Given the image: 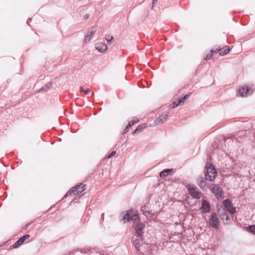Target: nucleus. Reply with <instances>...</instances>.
I'll list each match as a JSON object with an SVG mask.
<instances>
[{
    "instance_id": "nucleus-39",
    "label": "nucleus",
    "mask_w": 255,
    "mask_h": 255,
    "mask_svg": "<svg viewBox=\"0 0 255 255\" xmlns=\"http://www.w3.org/2000/svg\"><path fill=\"white\" fill-rule=\"evenodd\" d=\"M104 213H103L102 214V219L103 220L104 219Z\"/></svg>"
},
{
    "instance_id": "nucleus-22",
    "label": "nucleus",
    "mask_w": 255,
    "mask_h": 255,
    "mask_svg": "<svg viewBox=\"0 0 255 255\" xmlns=\"http://www.w3.org/2000/svg\"><path fill=\"white\" fill-rule=\"evenodd\" d=\"M249 231L252 234L255 235V225L250 226L248 227Z\"/></svg>"
},
{
    "instance_id": "nucleus-37",
    "label": "nucleus",
    "mask_w": 255,
    "mask_h": 255,
    "mask_svg": "<svg viewBox=\"0 0 255 255\" xmlns=\"http://www.w3.org/2000/svg\"><path fill=\"white\" fill-rule=\"evenodd\" d=\"M81 251L82 253H86V251H85V249H82V250H81Z\"/></svg>"
},
{
    "instance_id": "nucleus-32",
    "label": "nucleus",
    "mask_w": 255,
    "mask_h": 255,
    "mask_svg": "<svg viewBox=\"0 0 255 255\" xmlns=\"http://www.w3.org/2000/svg\"><path fill=\"white\" fill-rule=\"evenodd\" d=\"M220 49H218V48H217L216 49V50H211V53L212 54H213V53H217L219 51Z\"/></svg>"
},
{
    "instance_id": "nucleus-35",
    "label": "nucleus",
    "mask_w": 255,
    "mask_h": 255,
    "mask_svg": "<svg viewBox=\"0 0 255 255\" xmlns=\"http://www.w3.org/2000/svg\"><path fill=\"white\" fill-rule=\"evenodd\" d=\"M141 211L143 212V213L144 214V212H145L146 210H145V207H142L141 208Z\"/></svg>"
},
{
    "instance_id": "nucleus-23",
    "label": "nucleus",
    "mask_w": 255,
    "mask_h": 255,
    "mask_svg": "<svg viewBox=\"0 0 255 255\" xmlns=\"http://www.w3.org/2000/svg\"><path fill=\"white\" fill-rule=\"evenodd\" d=\"M75 190L74 189V188H72L71 189H70V190L65 195V196H64V198H66L67 197L68 195L70 194H71L72 193H75Z\"/></svg>"
},
{
    "instance_id": "nucleus-12",
    "label": "nucleus",
    "mask_w": 255,
    "mask_h": 255,
    "mask_svg": "<svg viewBox=\"0 0 255 255\" xmlns=\"http://www.w3.org/2000/svg\"><path fill=\"white\" fill-rule=\"evenodd\" d=\"M167 114L161 115L158 119L155 120V124L156 125H160L165 122L167 120Z\"/></svg>"
},
{
    "instance_id": "nucleus-28",
    "label": "nucleus",
    "mask_w": 255,
    "mask_h": 255,
    "mask_svg": "<svg viewBox=\"0 0 255 255\" xmlns=\"http://www.w3.org/2000/svg\"><path fill=\"white\" fill-rule=\"evenodd\" d=\"M180 105V104L179 103V101H177V102H174L173 103V107L172 108H175L177 107H178V106H179Z\"/></svg>"
},
{
    "instance_id": "nucleus-34",
    "label": "nucleus",
    "mask_w": 255,
    "mask_h": 255,
    "mask_svg": "<svg viewBox=\"0 0 255 255\" xmlns=\"http://www.w3.org/2000/svg\"><path fill=\"white\" fill-rule=\"evenodd\" d=\"M158 0H153L152 1V9H153V6H154V5L155 4V3L156 2H157Z\"/></svg>"
},
{
    "instance_id": "nucleus-8",
    "label": "nucleus",
    "mask_w": 255,
    "mask_h": 255,
    "mask_svg": "<svg viewBox=\"0 0 255 255\" xmlns=\"http://www.w3.org/2000/svg\"><path fill=\"white\" fill-rule=\"evenodd\" d=\"M218 213L222 220H225L227 223H229L231 222L226 209L221 208V209H218Z\"/></svg>"
},
{
    "instance_id": "nucleus-7",
    "label": "nucleus",
    "mask_w": 255,
    "mask_h": 255,
    "mask_svg": "<svg viewBox=\"0 0 255 255\" xmlns=\"http://www.w3.org/2000/svg\"><path fill=\"white\" fill-rule=\"evenodd\" d=\"M211 190L212 192L215 194L218 198H223L224 197L222 192V189L218 185H213L211 188Z\"/></svg>"
},
{
    "instance_id": "nucleus-21",
    "label": "nucleus",
    "mask_w": 255,
    "mask_h": 255,
    "mask_svg": "<svg viewBox=\"0 0 255 255\" xmlns=\"http://www.w3.org/2000/svg\"><path fill=\"white\" fill-rule=\"evenodd\" d=\"M189 97V96L188 95H185L183 97L178 100L179 103L180 104L183 103L185 100L188 99Z\"/></svg>"
},
{
    "instance_id": "nucleus-25",
    "label": "nucleus",
    "mask_w": 255,
    "mask_h": 255,
    "mask_svg": "<svg viewBox=\"0 0 255 255\" xmlns=\"http://www.w3.org/2000/svg\"><path fill=\"white\" fill-rule=\"evenodd\" d=\"M230 51V49L229 48H226V49H225L223 51L221 52L220 53V55H226L228 53H229Z\"/></svg>"
},
{
    "instance_id": "nucleus-10",
    "label": "nucleus",
    "mask_w": 255,
    "mask_h": 255,
    "mask_svg": "<svg viewBox=\"0 0 255 255\" xmlns=\"http://www.w3.org/2000/svg\"><path fill=\"white\" fill-rule=\"evenodd\" d=\"M253 92L252 88L249 87H243L239 90V93L242 97H247L251 95Z\"/></svg>"
},
{
    "instance_id": "nucleus-30",
    "label": "nucleus",
    "mask_w": 255,
    "mask_h": 255,
    "mask_svg": "<svg viewBox=\"0 0 255 255\" xmlns=\"http://www.w3.org/2000/svg\"><path fill=\"white\" fill-rule=\"evenodd\" d=\"M129 128H128V126H127L126 128H125V129L124 130V131L122 133V134L124 135V134H126L128 131Z\"/></svg>"
},
{
    "instance_id": "nucleus-4",
    "label": "nucleus",
    "mask_w": 255,
    "mask_h": 255,
    "mask_svg": "<svg viewBox=\"0 0 255 255\" xmlns=\"http://www.w3.org/2000/svg\"><path fill=\"white\" fill-rule=\"evenodd\" d=\"M223 206L230 214H233L236 213V208L233 206L230 199H226L224 200L223 202Z\"/></svg>"
},
{
    "instance_id": "nucleus-40",
    "label": "nucleus",
    "mask_w": 255,
    "mask_h": 255,
    "mask_svg": "<svg viewBox=\"0 0 255 255\" xmlns=\"http://www.w3.org/2000/svg\"><path fill=\"white\" fill-rule=\"evenodd\" d=\"M30 223H28V224L27 225L26 227H27L28 226H30Z\"/></svg>"
},
{
    "instance_id": "nucleus-2",
    "label": "nucleus",
    "mask_w": 255,
    "mask_h": 255,
    "mask_svg": "<svg viewBox=\"0 0 255 255\" xmlns=\"http://www.w3.org/2000/svg\"><path fill=\"white\" fill-rule=\"evenodd\" d=\"M206 172L205 173V178L206 180L213 181L217 176V172L214 167L212 165H209L208 167L206 165Z\"/></svg>"
},
{
    "instance_id": "nucleus-1",
    "label": "nucleus",
    "mask_w": 255,
    "mask_h": 255,
    "mask_svg": "<svg viewBox=\"0 0 255 255\" xmlns=\"http://www.w3.org/2000/svg\"><path fill=\"white\" fill-rule=\"evenodd\" d=\"M123 220L125 223L130 220H133L134 223L137 224L135 227V233L136 235L139 238H141L142 236L145 225L142 223H138L139 221V219L135 212L129 210L123 217Z\"/></svg>"
},
{
    "instance_id": "nucleus-11",
    "label": "nucleus",
    "mask_w": 255,
    "mask_h": 255,
    "mask_svg": "<svg viewBox=\"0 0 255 255\" xmlns=\"http://www.w3.org/2000/svg\"><path fill=\"white\" fill-rule=\"evenodd\" d=\"M29 235L28 234H26L24 235L23 236L20 237L18 241H17L13 245L12 247L13 248H17L20 245H21L25 240L28 239L29 238Z\"/></svg>"
},
{
    "instance_id": "nucleus-26",
    "label": "nucleus",
    "mask_w": 255,
    "mask_h": 255,
    "mask_svg": "<svg viewBox=\"0 0 255 255\" xmlns=\"http://www.w3.org/2000/svg\"><path fill=\"white\" fill-rule=\"evenodd\" d=\"M212 56H213V54H212V53L210 52V53L206 55V57H205V59L206 61H208V60H210V59L211 58V57H212Z\"/></svg>"
},
{
    "instance_id": "nucleus-31",
    "label": "nucleus",
    "mask_w": 255,
    "mask_h": 255,
    "mask_svg": "<svg viewBox=\"0 0 255 255\" xmlns=\"http://www.w3.org/2000/svg\"><path fill=\"white\" fill-rule=\"evenodd\" d=\"M89 16H90V14L87 13L84 15L83 18L85 20H87V19L89 18Z\"/></svg>"
},
{
    "instance_id": "nucleus-3",
    "label": "nucleus",
    "mask_w": 255,
    "mask_h": 255,
    "mask_svg": "<svg viewBox=\"0 0 255 255\" xmlns=\"http://www.w3.org/2000/svg\"><path fill=\"white\" fill-rule=\"evenodd\" d=\"M189 192L193 198L200 199L202 196L201 192L197 190L196 187L192 185H188Z\"/></svg>"
},
{
    "instance_id": "nucleus-27",
    "label": "nucleus",
    "mask_w": 255,
    "mask_h": 255,
    "mask_svg": "<svg viewBox=\"0 0 255 255\" xmlns=\"http://www.w3.org/2000/svg\"><path fill=\"white\" fill-rule=\"evenodd\" d=\"M113 39V37L110 35H108L106 36V39L108 42L111 41Z\"/></svg>"
},
{
    "instance_id": "nucleus-38",
    "label": "nucleus",
    "mask_w": 255,
    "mask_h": 255,
    "mask_svg": "<svg viewBox=\"0 0 255 255\" xmlns=\"http://www.w3.org/2000/svg\"><path fill=\"white\" fill-rule=\"evenodd\" d=\"M230 139V138L227 137L225 138V141H226L227 140Z\"/></svg>"
},
{
    "instance_id": "nucleus-9",
    "label": "nucleus",
    "mask_w": 255,
    "mask_h": 255,
    "mask_svg": "<svg viewBox=\"0 0 255 255\" xmlns=\"http://www.w3.org/2000/svg\"><path fill=\"white\" fill-rule=\"evenodd\" d=\"M210 204L206 200H203L202 202V206L200 208L201 212L204 213H209L210 211Z\"/></svg>"
},
{
    "instance_id": "nucleus-29",
    "label": "nucleus",
    "mask_w": 255,
    "mask_h": 255,
    "mask_svg": "<svg viewBox=\"0 0 255 255\" xmlns=\"http://www.w3.org/2000/svg\"><path fill=\"white\" fill-rule=\"evenodd\" d=\"M116 154V151H112L110 155H108V158H110Z\"/></svg>"
},
{
    "instance_id": "nucleus-33",
    "label": "nucleus",
    "mask_w": 255,
    "mask_h": 255,
    "mask_svg": "<svg viewBox=\"0 0 255 255\" xmlns=\"http://www.w3.org/2000/svg\"><path fill=\"white\" fill-rule=\"evenodd\" d=\"M90 89H87L86 90H84V92L85 94L87 95L90 92Z\"/></svg>"
},
{
    "instance_id": "nucleus-36",
    "label": "nucleus",
    "mask_w": 255,
    "mask_h": 255,
    "mask_svg": "<svg viewBox=\"0 0 255 255\" xmlns=\"http://www.w3.org/2000/svg\"><path fill=\"white\" fill-rule=\"evenodd\" d=\"M80 90L81 91V92H84V89L83 87H80Z\"/></svg>"
},
{
    "instance_id": "nucleus-5",
    "label": "nucleus",
    "mask_w": 255,
    "mask_h": 255,
    "mask_svg": "<svg viewBox=\"0 0 255 255\" xmlns=\"http://www.w3.org/2000/svg\"><path fill=\"white\" fill-rule=\"evenodd\" d=\"M96 26H93L88 29L85 38V40L86 42L88 43L90 41V40L93 37V36L96 33Z\"/></svg>"
},
{
    "instance_id": "nucleus-18",
    "label": "nucleus",
    "mask_w": 255,
    "mask_h": 255,
    "mask_svg": "<svg viewBox=\"0 0 255 255\" xmlns=\"http://www.w3.org/2000/svg\"><path fill=\"white\" fill-rule=\"evenodd\" d=\"M146 127V124L139 125L132 132V134H136L137 132H140L143 129Z\"/></svg>"
},
{
    "instance_id": "nucleus-41",
    "label": "nucleus",
    "mask_w": 255,
    "mask_h": 255,
    "mask_svg": "<svg viewBox=\"0 0 255 255\" xmlns=\"http://www.w3.org/2000/svg\"><path fill=\"white\" fill-rule=\"evenodd\" d=\"M243 132V131H240L239 133L242 134Z\"/></svg>"
},
{
    "instance_id": "nucleus-13",
    "label": "nucleus",
    "mask_w": 255,
    "mask_h": 255,
    "mask_svg": "<svg viewBox=\"0 0 255 255\" xmlns=\"http://www.w3.org/2000/svg\"><path fill=\"white\" fill-rule=\"evenodd\" d=\"M96 49L101 53L105 52L107 50V46L103 43H99L96 45Z\"/></svg>"
},
{
    "instance_id": "nucleus-19",
    "label": "nucleus",
    "mask_w": 255,
    "mask_h": 255,
    "mask_svg": "<svg viewBox=\"0 0 255 255\" xmlns=\"http://www.w3.org/2000/svg\"><path fill=\"white\" fill-rule=\"evenodd\" d=\"M133 244L135 248L137 249V251L138 252H141L140 249H139V241L137 240H133Z\"/></svg>"
},
{
    "instance_id": "nucleus-15",
    "label": "nucleus",
    "mask_w": 255,
    "mask_h": 255,
    "mask_svg": "<svg viewBox=\"0 0 255 255\" xmlns=\"http://www.w3.org/2000/svg\"><path fill=\"white\" fill-rule=\"evenodd\" d=\"M173 171V169H166L162 171L160 173V176L164 178L169 175H171Z\"/></svg>"
},
{
    "instance_id": "nucleus-20",
    "label": "nucleus",
    "mask_w": 255,
    "mask_h": 255,
    "mask_svg": "<svg viewBox=\"0 0 255 255\" xmlns=\"http://www.w3.org/2000/svg\"><path fill=\"white\" fill-rule=\"evenodd\" d=\"M138 122H139L138 120H137L136 119L135 120H132L131 121H129L128 122V124L127 125L128 128H130L133 125H134V124H135Z\"/></svg>"
},
{
    "instance_id": "nucleus-24",
    "label": "nucleus",
    "mask_w": 255,
    "mask_h": 255,
    "mask_svg": "<svg viewBox=\"0 0 255 255\" xmlns=\"http://www.w3.org/2000/svg\"><path fill=\"white\" fill-rule=\"evenodd\" d=\"M144 215L147 217V218H149L150 217L152 216V215H153L152 213H151L150 211H146L145 212H144Z\"/></svg>"
},
{
    "instance_id": "nucleus-42",
    "label": "nucleus",
    "mask_w": 255,
    "mask_h": 255,
    "mask_svg": "<svg viewBox=\"0 0 255 255\" xmlns=\"http://www.w3.org/2000/svg\"><path fill=\"white\" fill-rule=\"evenodd\" d=\"M254 140H255V134L254 135Z\"/></svg>"
},
{
    "instance_id": "nucleus-14",
    "label": "nucleus",
    "mask_w": 255,
    "mask_h": 255,
    "mask_svg": "<svg viewBox=\"0 0 255 255\" xmlns=\"http://www.w3.org/2000/svg\"><path fill=\"white\" fill-rule=\"evenodd\" d=\"M84 185L82 184H80V185H77L75 187H74V189L75 190V193H73L75 195L79 194L82 193L84 190Z\"/></svg>"
},
{
    "instance_id": "nucleus-6",
    "label": "nucleus",
    "mask_w": 255,
    "mask_h": 255,
    "mask_svg": "<svg viewBox=\"0 0 255 255\" xmlns=\"http://www.w3.org/2000/svg\"><path fill=\"white\" fill-rule=\"evenodd\" d=\"M209 224L214 228L218 229L219 228L220 225L219 220L215 213L212 215L209 220Z\"/></svg>"
},
{
    "instance_id": "nucleus-16",
    "label": "nucleus",
    "mask_w": 255,
    "mask_h": 255,
    "mask_svg": "<svg viewBox=\"0 0 255 255\" xmlns=\"http://www.w3.org/2000/svg\"><path fill=\"white\" fill-rule=\"evenodd\" d=\"M52 87V83H47L44 87H42L39 91V92H46Z\"/></svg>"
},
{
    "instance_id": "nucleus-17",
    "label": "nucleus",
    "mask_w": 255,
    "mask_h": 255,
    "mask_svg": "<svg viewBox=\"0 0 255 255\" xmlns=\"http://www.w3.org/2000/svg\"><path fill=\"white\" fill-rule=\"evenodd\" d=\"M197 183L199 187L202 189H204L206 186L205 181L202 177H200L198 178Z\"/></svg>"
}]
</instances>
